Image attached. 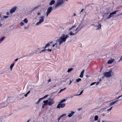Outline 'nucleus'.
Segmentation results:
<instances>
[{
  "instance_id": "412c9836",
  "label": "nucleus",
  "mask_w": 122,
  "mask_h": 122,
  "mask_svg": "<svg viewBox=\"0 0 122 122\" xmlns=\"http://www.w3.org/2000/svg\"><path fill=\"white\" fill-rule=\"evenodd\" d=\"M36 52H37L38 53H41V51L40 50V49L38 48L37 50L36 51Z\"/></svg>"
},
{
  "instance_id": "b1692460",
  "label": "nucleus",
  "mask_w": 122,
  "mask_h": 122,
  "mask_svg": "<svg viewBox=\"0 0 122 122\" xmlns=\"http://www.w3.org/2000/svg\"><path fill=\"white\" fill-rule=\"evenodd\" d=\"M98 27L97 28V30L99 29H101V25L100 24H99L97 26Z\"/></svg>"
},
{
  "instance_id": "4c0bfd02",
  "label": "nucleus",
  "mask_w": 122,
  "mask_h": 122,
  "mask_svg": "<svg viewBox=\"0 0 122 122\" xmlns=\"http://www.w3.org/2000/svg\"><path fill=\"white\" fill-rule=\"evenodd\" d=\"M122 60V56L121 57L120 59L119 60V61L118 62H119Z\"/></svg>"
},
{
  "instance_id": "a878e982",
  "label": "nucleus",
  "mask_w": 122,
  "mask_h": 122,
  "mask_svg": "<svg viewBox=\"0 0 122 122\" xmlns=\"http://www.w3.org/2000/svg\"><path fill=\"white\" fill-rule=\"evenodd\" d=\"M42 99H43V98H40L39 100H38V101H37V102H36V104H38L39 102L41 100H42Z\"/></svg>"
},
{
  "instance_id": "6e6552de",
  "label": "nucleus",
  "mask_w": 122,
  "mask_h": 122,
  "mask_svg": "<svg viewBox=\"0 0 122 122\" xmlns=\"http://www.w3.org/2000/svg\"><path fill=\"white\" fill-rule=\"evenodd\" d=\"M119 11V10H116L112 13H111L107 17V19H109L110 18L112 17V16H111V15L112 14H116V13L117 12H118Z\"/></svg>"
},
{
  "instance_id": "7c9ffc66",
  "label": "nucleus",
  "mask_w": 122,
  "mask_h": 122,
  "mask_svg": "<svg viewBox=\"0 0 122 122\" xmlns=\"http://www.w3.org/2000/svg\"><path fill=\"white\" fill-rule=\"evenodd\" d=\"M83 90H82V91H81L80 93L79 94H78V95H81L82 93L83 92Z\"/></svg>"
},
{
  "instance_id": "5fc2aeb1",
  "label": "nucleus",
  "mask_w": 122,
  "mask_h": 122,
  "mask_svg": "<svg viewBox=\"0 0 122 122\" xmlns=\"http://www.w3.org/2000/svg\"><path fill=\"white\" fill-rule=\"evenodd\" d=\"M37 14L38 15H39L41 14L39 12H38L37 13Z\"/></svg>"
},
{
  "instance_id": "680f3d73",
  "label": "nucleus",
  "mask_w": 122,
  "mask_h": 122,
  "mask_svg": "<svg viewBox=\"0 0 122 122\" xmlns=\"http://www.w3.org/2000/svg\"><path fill=\"white\" fill-rule=\"evenodd\" d=\"M76 15V14L75 13H74V14L73 15L74 16H75Z\"/></svg>"
},
{
  "instance_id": "864d4df0",
  "label": "nucleus",
  "mask_w": 122,
  "mask_h": 122,
  "mask_svg": "<svg viewBox=\"0 0 122 122\" xmlns=\"http://www.w3.org/2000/svg\"><path fill=\"white\" fill-rule=\"evenodd\" d=\"M71 82H72V81H71V80H70V82L69 84V85H70L71 83Z\"/></svg>"
},
{
  "instance_id": "052dcab7",
  "label": "nucleus",
  "mask_w": 122,
  "mask_h": 122,
  "mask_svg": "<svg viewBox=\"0 0 122 122\" xmlns=\"http://www.w3.org/2000/svg\"><path fill=\"white\" fill-rule=\"evenodd\" d=\"M30 119L27 120V122H29L30 121Z\"/></svg>"
},
{
  "instance_id": "423d86ee",
  "label": "nucleus",
  "mask_w": 122,
  "mask_h": 122,
  "mask_svg": "<svg viewBox=\"0 0 122 122\" xmlns=\"http://www.w3.org/2000/svg\"><path fill=\"white\" fill-rule=\"evenodd\" d=\"M52 8L51 7H50L48 8L46 12V14L47 16L52 11Z\"/></svg>"
},
{
  "instance_id": "6ab92c4d",
  "label": "nucleus",
  "mask_w": 122,
  "mask_h": 122,
  "mask_svg": "<svg viewBox=\"0 0 122 122\" xmlns=\"http://www.w3.org/2000/svg\"><path fill=\"white\" fill-rule=\"evenodd\" d=\"M55 2V1L54 0H51L49 4L50 5H52L54 4Z\"/></svg>"
},
{
  "instance_id": "79ce46f5",
  "label": "nucleus",
  "mask_w": 122,
  "mask_h": 122,
  "mask_svg": "<svg viewBox=\"0 0 122 122\" xmlns=\"http://www.w3.org/2000/svg\"><path fill=\"white\" fill-rule=\"evenodd\" d=\"M122 97V95L120 96H119L117 98V99H118L119 98H120V97Z\"/></svg>"
},
{
  "instance_id": "c756f323",
  "label": "nucleus",
  "mask_w": 122,
  "mask_h": 122,
  "mask_svg": "<svg viewBox=\"0 0 122 122\" xmlns=\"http://www.w3.org/2000/svg\"><path fill=\"white\" fill-rule=\"evenodd\" d=\"M5 37L4 36H3L0 39V42L2 41H3L5 38Z\"/></svg>"
},
{
  "instance_id": "39448f33",
  "label": "nucleus",
  "mask_w": 122,
  "mask_h": 122,
  "mask_svg": "<svg viewBox=\"0 0 122 122\" xmlns=\"http://www.w3.org/2000/svg\"><path fill=\"white\" fill-rule=\"evenodd\" d=\"M66 105V104L64 103H60L59 102V103L58 105L56 107L57 108H63Z\"/></svg>"
},
{
  "instance_id": "a19ab883",
  "label": "nucleus",
  "mask_w": 122,
  "mask_h": 122,
  "mask_svg": "<svg viewBox=\"0 0 122 122\" xmlns=\"http://www.w3.org/2000/svg\"><path fill=\"white\" fill-rule=\"evenodd\" d=\"M66 114H62V115L61 116L62 117L63 116H66Z\"/></svg>"
},
{
  "instance_id": "f3484780",
  "label": "nucleus",
  "mask_w": 122,
  "mask_h": 122,
  "mask_svg": "<svg viewBox=\"0 0 122 122\" xmlns=\"http://www.w3.org/2000/svg\"><path fill=\"white\" fill-rule=\"evenodd\" d=\"M52 42H49L48 43V44H46L45 47H44V48L45 49L48 46H50V44H52Z\"/></svg>"
},
{
  "instance_id": "58836bf2",
  "label": "nucleus",
  "mask_w": 122,
  "mask_h": 122,
  "mask_svg": "<svg viewBox=\"0 0 122 122\" xmlns=\"http://www.w3.org/2000/svg\"><path fill=\"white\" fill-rule=\"evenodd\" d=\"M8 16H4V18H8Z\"/></svg>"
},
{
  "instance_id": "3c124183",
  "label": "nucleus",
  "mask_w": 122,
  "mask_h": 122,
  "mask_svg": "<svg viewBox=\"0 0 122 122\" xmlns=\"http://www.w3.org/2000/svg\"><path fill=\"white\" fill-rule=\"evenodd\" d=\"M56 43H55V44H54L53 45V46H52V47H54V46H55V45H56Z\"/></svg>"
},
{
  "instance_id": "473e14b6",
  "label": "nucleus",
  "mask_w": 122,
  "mask_h": 122,
  "mask_svg": "<svg viewBox=\"0 0 122 122\" xmlns=\"http://www.w3.org/2000/svg\"><path fill=\"white\" fill-rule=\"evenodd\" d=\"M2 20V18L1 17V15H0V22H1V21Z\"/></svg>"
},
{
  "instance_id": "9b49d317",
  "label": "nucleus",
  "mask_w": 122,
  "mask_h": 122,
  "mask_svg": "<svg viewBox=\"0 0 122 122\" xmlns=\"http://www.w3.org/2000/svg\"><path fill=\"white\" fill-rule=\"evenodd\" d=\"M78 28H77L75 30V31H76V33L75 34H74V33H72V31H71L70 32V36H71L72 35H75V34H76L79 31V30H77V29Z\"/></svg>"
},
{
  "instance_id": "69168bd1",
  "label": "nucleus",
  "mask_w": 122,
  "mask_h": 122,
  "mask_svg": "<svg viewBox=\"0 0 122 122\" xmlns=\"http://www.w3.org/2000/svg\"><path fill=\"white\" fill-rule=\"evenodd\" d=\"M2 25V24L0 23V27Z\"/></svg>"
},
{
  "instance_id": "49530a36",
  "label": "nucleus",
  "mask_w": 122,
  "mask_h": 122,
  "mask_svg": "<svg viewBox=\"0 0 122 122\" xmlns=\"http://www.w3.org/2000/svg\"><path fill=\"white\" fill-rule=\"evenodd\" d=\"M18 58H16L15 60V61H17L18 60Z\"/></svg>"
},
{
  "instance_id": "dca6fc26",
  "label": "nucleus",
  "mask_w": 122,
  "mask_h": 122,
  "mask_svg": "<svg viewBox=\"0 0 122 122\" xmlns=\"http://www.w3.org/2000/svg\"><path fill=\"white\" fill-rule=\"evenodd\" d=\"M114 61V59H110L108 61L107 63L108 64H111Z\"/></svg>"
},
{
  "instance_id": "20e7f679",
  "label": "nucleus",
  "mask_w": 122,
  "mask_h": 122,
  "mask_svg": "<svg viewBox=\"0 0 122 122\" xmlns=\"http://www.w3.org/2000/svg\"><path fill=\"white\" fill-rule=\"evenodd\" d=\"M46 101H47V103H46L47 104V105H48L49 106L52 105L54 103L53 100L51 98H49L48 100Z\"/></svg>"
},
{
  "instance_id": "f03ea898",
  "label": "nucleus",
  "mask_w": 122,
  "mask_h": 122,
  "mask_svg": "<svg viewBox=\"0 0 122 122\" xmlns=\"http://www.w3.org/2000/svg\"><path fill=\"white\" fill-rule=\"evenodd\" d=\"M112 72V71L110 70L108 72H104L103 74L104 77L107 78H108L110 77L111 76V73Z\"/></svg>"
},
{
  "instance_id": "774afa93",
  "label": "nucleus",
  "mask_w": 122,
  "mask_h": 122,
  "mask_svg": "<svg viewBox=\"0 0 122 122\" xmlns=\"http://www.w3.org/2000/svg\"><path fill=\"white\" fill-rule=\"evenodd\" d=\"M113 14H112V15H111V16H112V17L113 16Z\"/></svg>"
},
{
  "instance_id": "ddd939ff",
  "label": "nucleus",
  "mask_w": 122,
  "mask_h": 122,
  "mask_svg": "<svg viewBox=\"0 0 122 122\" xmlns=\"http://www.w3.org/2000/svg\"><path fill=\"white\" fill-rule=\"evenodd\" d=\"M75 113V112H74L72 111L71 113H69V114L68 115V116L69 117H71Z\"/></svg>"
},
{
  "instance_id": "5701e85b",
  "label": "nucleus",
  "mask_w": 122,
  "mask_h": 122,
  "mask_svg": "<svg viewBox=\"0 0 122 122\" xmlns=\"http://www.w3.org/2000/svg\"><path fill=\"white\" fill-rule=\"evenodd\" d=\"M81 79L80 78H78L76 79V81L75 82H79L80 81H81Z\"/></svg>"
},
{
  "instance_id": "ea45409f",
  "label": "nucleus",
  "mask_w": 122,
  "mask_h": 122,
  "mask_svg": "<svg viewBox=\"0 0 122 122\" xmlns=\"http://www.w3.org/2000/svg\"><path fill=\"white\" fill-rule=\"evenodd\" d=\"M27 56V55H24L22 57H21L20 58H22L23 57H26Z\"/></svg>"
},
{
  "instance_id": "1a4fd4ad",
  "label": "nucleus",
  "mask_w": 122,
  "mask_h": 122,
  "mask_svg": "<svg viewBox=\"0 0 122 122\" xmlns=\"http://www.w3.org/2000/svg\"><path fill=\"white\" fill-rule=\"evenodd\" d=\"M16 6L14 7H13L10 10V13H13L15 12L16 10Z\"/></svg>"
},
{
  "instance_id": "4468645a",
  "label": "nucleus",
  "mask_w": 122,
  "mask_h": 122,
  "mask_svg": "<svg viewBox=\"0 0 122 122\" xmlns=\"http://www.w3.org/2000/svg\"><path fill=\"white\" fill-rule=\"evenodd\" d=\"M44 16H42L40 18V19L39 21H40V22H41V23L42 22L44 21Z\"/></svg>"
},
{
  "instance_id": "c85d7f7f",
  "label": "nucleus",
  "mask_w": 122,
  "mask_h": 122,
  "mask_svg": "<svg viewBox=\"0 0 122 122\" xmlns=\"http://www.w3.org/2000/svg\"><path fill=\"white\" fill-rule=\"evenodd\" d=\"M24 22L25 23H27L28 22V20H27L26 18H25L24 20Z\"/></svg>"
},
{
  "instance_id": "f8f14e48",
  "label": "nucleus",
  "mask_w": 122,
  "mask_h": 122,
  "mask_svg": "<svg viewBox=\"0 0 122 122\" xmlns=\"http://www.w3.org/2000/svg\"><path fill=\"white\" fill-rule=\"evenodd\" d=\"M47 101H43V103H44V104H42V107L43 108L45 107V105H47V104L46 103H47Z\"/></svg>"
},
{
  "instance_id": "72a5a7b5",
  "label": "nucleus",
  "mask_w": 122,
  "mask_h": 122,
  "mask_svg": "<svg viewBox=\"0 0 122 122\" xmlns=\"http://www.w3.org/2000/svg\"><path fill=\"white\" fill-rule=\"evenodd\" d=\"M20 24L22 26L24 25V23L23 22H21L20 23Z\"/></svg>"
},
{
  "instance_id": "a18cd8bd",
  "label": "nucleus",
  "mask_w": 122,
  "mask_h": 122,
  "mask_svg": "<svg viewBox=\"0 0 122 122\" xmlns=\"http://www.w3.org/2000/svg\"><path fill=\"white\" fill-rule=\"evenodd\" d=\"M28 94H27L26 93L24 95V96L25 97H26L27 96V95Z\"/></svg>"
},
{
  "instance_id": "603ef678",
  "label": "nucleus",
  "mask_w": 122,
  "mask_h": 122,
  "mask_svg": "<svg viewBox=\"0 0 122 122\" xmlns=\"http://www.w3.org/2000/svg\"><path fill=\"white\" fill-rule=\"evenodd\" d=\"M63 90V89H61L60 90L59 92H61Z\"/></svg>"
},
{
  "instance_id": "0e129e2a",
  "label": "nucleus",
  "mask_w": 122,
  "mask_h": 122,
  "mask_svg": "<svg viewBox=\"0 0 122 122\" xmlns=\"http://www.w3.org/2000/svg\"><path fill=\"white\" fill-rule=\"evenodd\" d=\"M46 50H47V51H49V49H46Z\"/></svg>"
},
{
  "instance_id": "c9c22d12",
  "label": "nucleus",
  "mask_w": 122,
  "mask_h": 122,
  "mask_svg": "<svg viewBox=\"0 0 122 122\" xmlns=\"http://www.w3.org/2000/svg\"><path fill=\"white\" fill-rule=\"evenodd\" d=\"M41 23V22H40V21H39V22H37L36 23V25H38L39 24H40Z\"/></svg>"
},
{
  "instance_id": "4be33fe9",
  "label": "nucleus",
  "mask_w": 122,
  "mask_h": 122,
  "mask_svg": "<svg viewBox=\"0 0 122 122\" xmlns=\"http://www.w3.org/2000/svg\"><path fill=\"white\" fill-rule=\"evenodd\" d=\"M66 101V100L64 99H63L61 100V101L59 102L60 103H62L64 102H65Z\"/></svg>"
},
{
  "instance_id": "c03bdc74",
  "label": "nucleus",
  "mask_w": 122,
  "mask_h": 122,
  "mask_svg": "<svg viewBox=\"0 0 122 122\" xmlns=\"http://www.w3.org/2000/svg\"><path fill=\"white\" fill-rule=\"evenodd\" d=\"M6 14L7 15H9V12H6Z\"/></svg>"
},
{
  "instance_id": "338daca9",
  "label": "nucleus",
  "mask_w": 122,
  "mask_h": 122,
  "mask_svg": "<svg viewBox=\"0 0 122 122\" xmlns=\"http://www.w3.org/2000/svg\"><path fill=\"white\" fill-rule=\"evenodd\" d=\"M99 81H101V79H99Z\"/></svg>"
},
{
  "instance_id": "6e6d98bb",
  "label": "nucleus",
  "mask_w": 122,
  "mask_h": 122,
  "mask_svg": "<svg viewBox=\"0 0 122 122\" xmlns=\"http://www.w3.org/2000/svg\"><path fill=\"white\" fill-rule=\"evenodd\" d=\"M99 83V81H98V82L97 83L96 85H98V84Z\"/></svg>"
},
{
  "instance_id": "cd10ccee",
  "label": "nucleus",
  "mask_w": 122,
  "mask_h": 122,
  "mask_svg": "<svg viewBox=\"0 0 122 122\" xmlns=\"http://www.w3.org/2000/svg\"><path fill=\"white\" fill-rule=\"evenodd\" d=\"M73 70V68H70L68 69L67 71V72H71Z\"/></svg>"
},
{
  "instance_id": "13d9d810",
  "label": "nucleus",
  "mask_w": 122,
  "mask_h": 122,
  "mask_svg": "<svg viewBox=\"0 0 122 122\" xmlns=\"http://www.w3.org/2000/svg\"><path fill=\"white\" fill-rule=\"evenodd\" d=\"M83 10H84V9H82L81 10V11H80V12H82V11H83Z\"/></svg>"
},
{
  "instance_id": "aec40b11",
  "label": "nucleus",
  "mask_w": 122,
  "mask_h": 122,
  "mask_svg": "<svg viewBox=\"0 0 122 122\" xmlns=\"http://www.w3.org/2000/svg\"><path fill=\"white\" fill-rule=\"evenodd\" d=\"M15 63H13L10 66V68L11 71L12 69L14 66V65Z\"/></svg>"
},
{
  "instance_id": "8fccbe9b",
  "label": "nucleus",
  "mask_w": 122,
  "mask_h": 122,
  "mask_svg": "<svg viewBox=\"0 0 122 122\" xmlns=\"http://www.w3.org/2000/svg\"><path fill=\"white\" fill-rule=\"evenodd\" d=\"M30 91H28L26 93V94H29L30 92Z\"/></svg>"
},
{
  "instance_id": "4d7b16f0",
  "label": "nucleus",
  "mask_w": 122,
  "mask_h": 122,
  "mask_svg": "<svg viewBox=\"0 0 122 122\" xmlns=\"http://www.w3.org/2000/svg\"><path fill=\"white\" fill-rule=\"evenodd\" d=\"M52 50L51 49H49V51L50 52H51L52 51Z\"/></svg>"
},
{
  "instance_id": "de8ad7c7",
  "label": "nucleus",
  "mask_w": 122,
  "mask_h": 122,
  "mask_svg": "<svg viewBox=\"0 0 122 122\" xmlns=\"http://www.w3.org/2000/svg\"><path fill=\"white\" fill-rule=\"evenodd\" d=\"M51 81V80L50 79L48 81V82H49Z\"/></svg>"
},
{
  "instance_id": "e2e57ef3",
  "label": "nucleus",
  "mask_w": 122,
  "mask_h": 122,
  "mask_svg": "<svg viewBox=\"0 0 122 122\" xmlns=\"http://www.w3.org/2000/svg\"><path fill=\"white\" fill-rule=\"evenodd\" d=\"M66 88H65L64 89H63V90H65L66 89Z\"/></svg>"
},
{
  "instance_id": "bb28decb",
  "label": "nucleus",
  "mask_w": 122,
  "mask_h": 122,
  "mask_svg": "<svg viewBox=\"0 0 122 122\" xmlns=\"http://www.w3.org/2000/svg\"><path fill=\"white\" fill-rule=\"evenodd\" d=\"M76 27V26L75 25H73L72 26L71 28H70L68 30L70 31L72 29L74 28V27Z\"/></svg>"
},
{
  "instance_id": "bf43d9fd",
  "label": "nucleus",
  "mask_w": 122,
  "mask_h": 122,
  "mask_svg": "<svg viewBox=\"0 0 122 122\" xmlns=\"http://www.w3.org/2000/svg\"><path fill=\"white\" fill-rule=\"evenodd\" d=\"M81 108H80L78 109V110L80 111V110H81Z\"/></svg>"
},
{
  "instance_id": "37998d69",
  "label": "nucleus",
  "mask_w": 122,
  "mask_h": 122,
  "mask_svg": "<svg viewBox=\"0 0 122 122\" xmlns=\"http://www.w3.org/2000/svg\"><path fill=\"white\" fill-rule=\"evenodd\" d=\"M62 117L61 116L60 117H59L58 118V120H59L60 119V118H61V117Z\"/></svg>"
},
{
  "instance_id": "f257e3e1",
  "label": "nucleus",
  "mask_w": 122,
  "mask_h": 122,
  "mask_svg": "<svg viewBox=\"0 0 122 122\" xmlns=\"http://www.w3.org/2000/svg\"><path fill=\"white\" fill-rule=\"evenodd\" d=\"M69 37L68 35H65L63 34L56 41V42L58 41L60 45L62 44L63 42L65 41L66 39Z\"/></svg>"
},
{
  "instance_id": "7ed1b4c3",
  "label": "nucleus",
  "mask_w": 122,
  "mask_h": 122,
  "mask_svg": "<svg viewBox=\"0 0 122 122\" xmlns=\"http://www.w3.org/2000/svg\"><path fill=\"white\" fill-rule=\"evenodd\" d=\"M64 0H58L57 4L55 5V8L56 9L58 7L61 5L63 3Z\"/></svg>"
},
{
  "instance_id": "a211bd4d",
  "label": "nucleus",
  "mask_w": 122,
  "mask_h": 122,
  "mask_svg": "<svg viewBox=\"0 0 122 122\" xmlns=\"http://www.w3.org/2000/svg\"><path fill=\"white\" fill-rule=\"evenodd\" d=\"M118 101V100H117L115 101L112 102L110 103L109 105L110 106H111V105H113L114 104H115V103H116V102H117Z\"/></svg>"
},
{
  "instance_id": "9d476101",
  "label": "nucleus",
  "mask_w": 122,
  "mask_h": 122,
  "mask_svg": "<svg viewBox=\"0 0 122 122\" xmlns=\"http://www.w3.org/2000/svg\"><path fill=\"white\" fill-rule=\"evenodd\" d=\"M7 102H5L4 103L0 104V105H1L2 106L0 108L7 106Z\"/></svg>"
},
{
  "instance_id": "09e8293b",
  "label": "nucleus",
  "mask_w": 122,
  "mask_h": 122,
  "mask_svg": "<svg viewBox=\"0 0 122 122\" xmlns=\"http://www.w3.org/2000/svg\"><path fill=\"white\" fill-rule=\"evenodd\" d=\"M45 50H46V49H44V50H41V52H43V51H45Z\"/></svg>"
},
{
  "instance_id": "e433bc0d",
  "label": "nucleus",
  "mask_w": 122,
  "mask_h": 122,
  "mask_svg": "<svg viewBox=\"0 0 122 122\" xmlns=\"http://www.w3.org/2000/svg\"><path fill=\"white\" fill-rule=\"evenodd\" d=\"M112 108V107H111L109 109H108L107 110L108 111H109L111 110Z\"/></svg>"
},
{
  "instance_id": "f704fd0d",
  "label": "nucleus",
  "mask_w": 122,
  "mask_h": 122,
  "mask_svg": "<svg viewBox=\"0 0 122 122\" xmlns=\"http://www.w3.org/2000/svg\"><path fill=\"white\" fill-rule=\"evenodd\" d=\"M48 96V95H46L44 96L42 98H43V99L45 98L46 97Z\"/></svg>"
},
{
  "instance_id": "393cba45",
  "label": "nucleus",
  "mask_w": 122,
  "mask_h": 122,
  "mask_svg": "<svg viewBox=\"0 0 122 122\" xmlns=\"http://www.w3.org/2000/svg\"><path fill=\"white\" fill-rule=\"evenodd\" d=\"M98 118V116H95L94 117V120L95 121L97 120Z\"/></svg>"
},
{
  "instance_id": "0eeeda50",
  "label": "nucleus",
  "mask_w": 122,
  "mask_h": 122,
  "mask_svg": "<svg viewBox=\"0 0 122 122\" xmlns=\"http://www.w3.org/2000/svg\"><path fill=\"white\" fill-rule=\"evenodd\" d=\"M119 11V10H116L112 13H111L107 17V19H109L110 18L112 17V16H111V15L112 14H116V13L117 12H118Z\"/></svg>"
},
{
  "instance_id": "2eb2a0df",
  "label": "nucleus",
  "mask_w": 122,
  "mask_h": 122,
  "mask_svg": "<svg viewBox=\"0 0 122 122\" xmlns=\"http://www.w3.org/2000/svg\"><path fill=\"white\" fill-rule=\"evenodd\" d=\"M84 72V70H83L81 71L80 75L79 77L81 78H82L83 76V74Z\"/></svg>"
},
{
  "instance_id": "2f4dec72",
  "label": "nucleus",
  "mask_w": 122,
  "mask_h": 122,
  "mask_svg": "<svg viewBox=\"0 0 122 122\" xmlns=\"http://www.w3.org/2000/svg\"><path fill=\"white\" fill-rule=\"evenodd\" d=\"M96 83V82H92V83L91 85H90V86H92V85H94L95 83Z\"/></svg>"
}]
</instances>
